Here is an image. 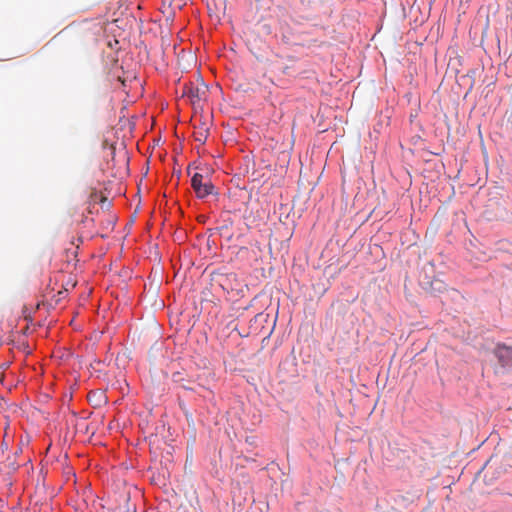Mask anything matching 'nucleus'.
Masks as SVG:
<instances>
[{
    "instance_id": "obj_3",
    "label": "nucleus",
    "mask_w": 512,
    "mask_h": 512,
    "mask_svg": "<svg viewBox=\"0 0 512 512\" xmlns=\"http://www.w3.org/2000/svg\"><path fill=\"white\" fill-rule=\"evenodd\" d=\"M421 285L424 290L431 294H441L447 289V285L444 281L437 277H434L431 280L421 281Z\"/></svg>"
},
{
    "instance_id": "obj_2",
    "label": "nucleus",
    "mask_w": 512,
    "mask_h": 512,
    "mask_svg": "<svg viewBox=\"0 0 512 512\" xmlns=\"http://www.w3.org/2000/svg\"><path fill=\"white\" fill-rule=\"evenodd\" d=\"M493 354L501 367L506 368L512 366V347L505 344H497L493 350Z\"/></svg>"
},
{
    "instance_id": "obj_4",
    "label": "nucleus",
    "mask_w": 512,
    "mask_h": 512,
    "mask_svg": "<svg viewBox=\"0 0 512 512\" xmlns=\"http://www.w3.org/2000/svg\"><path fill=\"white\" fill-rule=\"evenodd\" d=\"M195 140L201 143H204L208 136V130L207 129H199L194 132Z\"/></svg>"
},
{
    "instance_id": "obj_1",
    "label": "nucleus",
    "mask_w": 512,
    "mask_h": 512,
    "mask_svg": "<svg viewBox=\"0 0 512 512\" xmlns=\"http://www.w3.org/2000/svg\"><path fill=\"white\" fill-rule=\"evenodd\" d=\"M191 186L198 198H205L214 194L215 187L211 181H203V175L195 173L191 179Z\"/></svg>"
},
{
    "instance_id": "obj_5",
    "label": "nucleus",
    "mask_w": 512,
    "mask_h": 512,
    "mask_svg": "<svg viewBox=\"0 0 512 512\" xmlns=\"http://www.w3.org/2000/svg\"><path fill=\"white\" fill-rule=\"evenodd\" d=\"M89 401H92V398H97L96 405H100L101 402H105V395L102 392H90L88 394Z\"/></svg>"
},
{
    "instance_id": "obj_6",
    "label": "nucleus",
    "mask_w": 512,
    "mask_h": 512,
    "mask_svg": "<svg viewBox=\"0 0 512 512\" xmlns=\"http://www.w3.org/2000/svg\"><path fill=\"white\" fill-rule=\"evenodd\" d=\"M260 29L264 34H270L272 32L271 26L267 23L260 24Z\"/></svg>"
},
{
    "instance_id": "obj_7",
    "label": "nucleus",
    "mask_w": 512,
    "mask_h": 512,
    "mask_svg": "<svg viewBox=\"0 0 512 512\" xmlns=\"http://www.w3.org/2000/svg\"><path fill=\"white\" fill-rule=\"evenodd\" d=\"M197 91H194L193 88H189L188 91H187V94L190 96V97H197Z\"/></svg>"
}]
</instances>
